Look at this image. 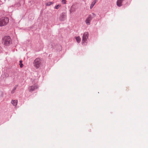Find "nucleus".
I'll list each match as a JSON object with an SVG mask.
<instances>
[{"label":"nucleus","instance_id":"obj_11","mask_svg":"<svg viewBox=\"0 0 148 148\" xmlns=\"http://www.w3.org/2000/svg\"><path fill=\"white\" fill-rule=\"evenodd\" d=\"M95 1H93L92 2V3L91 4V5L90 7V8L91 9H92V8L93 7V6H94V5L95 4Z\"/></svg>","mask_w":148,"mask_h":148},{"label":"nucleus","instance_id":"obj_1","mask_svg":"<svg viewBox=\"0 0 148 148\" xmlns=\"http://www.w3.org/2000/svg\"><path fill=\"white\" fill-rule=\"evenodd\" d=\"M12 40L9 36L4 37L3 39L2 43L5 46H8L11 43Z\"/></svg>","mask_w":148,"mask_h":148},{"label":"nucleus","instance_id":"obj_9","mask_svg":"<svg viewBox=\"0 0 148 148\" xmlns=\"http://www.w3.org/2000/svg\"><path fill=\"white\" fill-rule=\"evenodd\" d=\"M11 103L14 106H16L17 104L18 101L17 100H12Z\"/></svg>","mask_w":148,"mask_h":148},{"label":"nucleus","instance_id":"obj_6","mask_svg":"<svg viewBox=\"0 0 148 148\" xmlns=\"http://www.w3.org/2000/svg\"><path fill=\"white\" fill-rule=\"evenodd\" d=\"M92 19V17L91 15H89L86 18L85 20V22L87 25H89L90 24L91 21Z\"/></svg>","mask_w":148,"mask_h":148},{"label":"nucleus","instance_id":"obj_15","mask_svg":"<svg viewBox=\"0 0 148 148\" xmlns=\"http://www.w3.org/2000/svg\"><path fill=\"white\" fill-rule=\"evenodd\" d=\"M62 2L63 4L66 3L65 0H62Z\"/></svg>","mask_w":148,"mask_h":148},{"label":"nucleus","instance_id":"obj_5","mask_svg":"<svg viewBox=\"0 0 148 148\" xmlns=\"http://www.w3.org/2000/svg\"><path fill=\"white\" fill-rule=\"evenodd\" d=\"M59 20L60 21H64L66 19V14L65 12H62L60 15Z\"/></svg>","mask_w":148,"mask_h":148},{"label":"nucleus","instance_id":"obj_3","mask_svg":"<svg viewBox=\"0 0 148 148\" xmlns=\"http://www.w3.org/2000/svg\"><path fill=\"white\" fill-rule=\"evenodd\" d=\"M89 34L88 32H85L83 35L82 39V44H84L85 43H87V39L88 38Z\"/></svg>","mask_w":148,"mask_h":148},{"label":"nucleus","instance_id":"obj_13","mask_svg":"<svg viewBox=\"0 0 148 148\" xmlns=\"http://www.w3.org/2000/svg\"><path fill=\"white\" fill-rule=\"evenodd\" d=\"M60 5H58L55 7V8L56 9H58L61 7Z\"/></svg>","mask_w":148,"mask_h":148},{"label":"nucleus","instance_id":"obj_8","mask_svg":"<svg viewBox=\"0 0 148 148\" xmlns=\"http://www.w3.org/2000/svg\"><path fill=\"white\" fill-rule=\"evenodd\" d=\"M124 0H118L116 2V5L118 7H121L122 5V3Z\"/></svg>","mask_w":148,"mask_h":148},{"label":"nucleus","instance_id":"obj_16","mask_svg":"<svg viewBox=\"0 0 148 148\" xmlns=\"http://www.w3.org/2000/svg\"><path fill=\"white\" fill-rule=\"evenodd\" d=\"M97 0H95L93 1H95V3H96L97 2Z\"/></svg>","mask_w":148,"mask_h":148},{"label":"nucleus","instance_id":"obj_2","mask_svg":"<svg viewBox=\"0 0 148 148\" xmlns=\"http://www.w3.org/2000/svg\"><path fill=\"white\" fill-rule=\"evenodd\" d=\"M9 19L7 17H2L0 19V26L6 25L9 22Z\"/></svg>","mask_w":148,"mask_h":148},{"label":"nucleus","instance_id":"obj_14","mask_svg":"<svg viewBox=\"0 0 148 148\" xmlns=\"http://www.w3.org/2000/svg\"><path fill=\"white\" fill-rule=\"evenodd\" d=\"M53 3L52 2H49L47 4V5H50L52 4Z\"/></svg>","mask_w":148,"mask_h":148},{"label":"nucleus","instance_id":"obj_12","mask_svg":"<svg viewBox=\"0 0 148 148\" xmlns=\"http://www.w3.org/2000/svg\"><path fill=\"white\" fill-rule=\"evenodd\" d=\"M19 65H20V67L21 68H22L23 66V64L22 63V60H20L19 62Z\"/></svg>","mask_w":148,"mask_h":148},{"label":"nucleus","instance_id":"obj_4","mask_svg":"<svg viewBox=\"0 0 148 148\" xmlns=\"http://www.w3.org/2000/svg\"><path fill=\"white\" fill-rule=\"evenodd\" d=\"M41 61L39 58H37L35 59L34 62V66L37 69L39 68L41 65Z\"/></svg>","mask_w":148,"mask_h":148},{"label":"nucleus","instance_id":"obj_7","mask_svg":"<svg viewBox=\"0 0 148 148\" xmlns=\"http://www.w3.org/2000/svg\"><path fill=\"white\" fill-rule=\"evenodd\" d=\"M38 87L37 85L31 86L29 88V92H32L34 91L35 89H37Z\"/></svg>","mask_w":148,"mask_h":148},{"label":"nucleus","instance_id":"obj_10","mask_svg":"<svg viewBox=\"0 0 148 148\" xmlns=\"http://www.w3.org/2000/svg\"><path fill=\"white\" fill-rule=\"evenodd\" d=\"M76 39L77 41V42L79 43L81 40V39L79 36H78L77 37L75 38Z\"/></svg>","mask_w":148,"mask_h":148}]
</instances>
